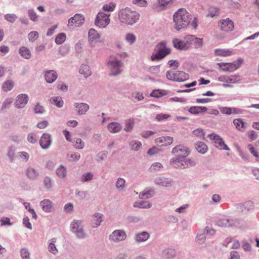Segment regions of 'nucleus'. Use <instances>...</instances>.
<instances>
[{"instance_id": "nucleus-1", "label": "nucleus", "mask_w": 259, "mask_h": 259, "mask_svg": "<svg viewBox=\"0 0 259 259\" xmlns=\"http://www.w3.org/2000/svg\"><path fill=\"white\" fill-rule=\"evenodd\" d=\"M191 19V15L186 9H179L173 15L175 28L180 30L186 27L190 24Z\"/></svg>"}, {"instance_id": "nucleus-2", "label": "nucleus", "mask_w": 259, "mask_h": 259, "mask_svg": "<svg viewBox=\"0 0 259 259\" xmlns=\"http://www.w3.org/2000/svg\"><path fill=\"white\" fill-rule=\"evenodd\" d=\"M118 16L121 22L132 25L139 19L140 15L136 11H132L128 8H125L120 10Z\"/></svg>"}, {"instance_id": "nucleus-3", "label": "nucleus", "mask_w": 259, "mask_h": 259, "mask_svg": "<svg viewBox=\"0 0 259 259\" xmlns=\"http://www.w3.org/2000/svg\"><path fill=\"white\" fill-rule=\"evenodd\" d=\"M155 53L151 55V60H160L170 53V49L166 47L165 42H161L157 44L155 48Z\"/></svg>"}, {"instance_id": "nucleus-4", "label": "nucleus", "mask_w": 259, "mask_h": 259, "mask_svg": "<svg viewBox=\"0 0 259 259\" xmlns=\"http://www.w3.org/2000/svg\"><path fill=\"white\" fill-rule=\"evenodd\" d=\"M166 76L169 80L178 82L184 81L189 78V75L183 71L168 70Z\"/></svg>"}, {"instance_id": "nucleus-5", "label": "nucleus", "mask_w": 259, "mask_h": 259, "mask_svg": "<svg viewBox=\"0 0 259 259\" xmlns=\"http://www.w3.org/2000/svg\"><path fill=\"white\" fill-rule=\"evenodd\" d=\"M242 60L238 59L233 63H219L217 65L220 69L225 72H233L240 67Z\"/></svg>"}, {"instance_id": "nucleus-6", "label": "nucleus", "mask_w": 259, "mask_h": 259, "mask_svg": "<svg viewBox=\"0 0 259 259\" xmlns=\"http://www.w3.org/2000/svg\"><path fill=\"white\" fill-rule=\"evenodd\" d=\"M110 14L100 12L96 16L95 24L100 28L106 27L110 23Z\"/></svg>"}, {"instance_id": "nucleus-7", "label": "nucleus", "mask_w": 259, "mask_h": 259, "mask_svg": "<svg viewBox=\"0 0 259 259\" xmlns=\"http://www.w3.org/2000/svg\"><path fill=\"white\" fill-rule=\"evenodd\" d=\"M220 81L226 82L223 84L225 88H231V85L229 83H235L240 80V76L238 75L226 76L223 75L218 78Z\"/></svg>"}, {"instance_id": "nucleus-8", "label": "nucleus", "mask_w": 259, "mask_h": 259, "mask_svg": "<svg viewBox=\"0 0 259 259\" xmlns=\"http://www.w3.org/2000/svg\"><path fill=\"white\" fill-rule=\"evenodd\" d=\"M71 229L79 238H82L85 236L80 221H77L73 222L71 225Z\"/></svg>"}, {"instance_id": "nucleus-9", "label": "nucleus", "mask_w": 259, "mask_h": 259, "mask_svg": "<svg viewBox=\"0 0 259 259\" xmlns=\"http://www.w3.org/2000/svg\"><path fill=\"white\" fill-rule=\"evenodd\" d=\"M171 153L175 154L177 157L185 158L190 154V151L186 147L178 145L172 149Z\"/></svg>"}, {"instance_id": "nucleus-10", "label": "nucleus", "mask_w": 259, "mask_h": 259, "mask_svg": "<svg viewBox=\"0 0 259 259\" xmlns=\"http://www.w3.org/2000/svg\"><path fill=\"white\" fill-rule=\"evenodd\" d=\"M108 66L111 70L112 75H117L120 73L121 71V67H122V64L117 59L110 60L108 63Z\"/></svg>"}, {"instance_id": "nucleus-11", "label": "nucleus", "mask_w": 259, "mask_h": 259, "mask_svg": "<svg viewBox=\"0 0 259 259\" xmlns=\"http://www.w3.org/2000/svg\"><path fill=\"white\" fill-rule=\"evenodd\" d=\"M83 16L80 14H76L68 20V25L71 27H78L84 23Z\"/></svg>"}, {"instance_id": "nucleus-12", "label": "nucleus", "mask_w": 259, "mask_h": 259, "mask_svg": "<svg viewBox=\"0 0 259 259\" xmlns=\"http://www.w3.org/2000/svg\"><path fill=\"white\" fill-rule=\"evenodd\" d=\"M209 137L210 139H212L214 141V142L215 144V146L218 148L220 149V150H229L228 146L225 144L224 142L223 141V139H221L219 136L212 134L209 135Z\"/></svg>"}, {"instance_id": "nucleus-13", "label": "nucleus", "mask_w": 259, "mask_h": 259, "mask_svg": "<svg viewBox=\"0 0 259 259\" xmlns=\"http://www.w3.org/2000/svg\"><path fill=\"white\" fill-rule=\"evenodd\" d=\"M219 24L221 30L226 32L233 30L234 27L233 22L229 18L221 20Z\"/></svg>"}, {"instance_id": "nucleus-14", "label": "nucleus", "mask_w": 259, "mask_h": 259, "mask_svg": "<svg viewBox=\"0 0 259 259\" xmlns=\"http://www.w3.org/2000/svg\"><path fill=\"white\" fill-rule=\"evenodd\" d=\"M173 138L169 136L161 137L155 139V143L160 146H165L171 144L173 142Z\"/></svg>"}, {"instance_id": "nucleus-15", "label": "nucleus", "mask_w": 259, "mask_h": 259, "mask_svg": "<svg viewBox=\"0 0 259 259\" xmlns=\"http://www.w3.org/2000/svg\"><path fill=\"white\" fill-rule=\"evenodd\" d=\"M126 235L124 232L121 230H116L110 235V239L114 241L123 240Z\"/></svg>"}, {"instance_id": "nucleus-16", "label": "nucleus", "mask_w": 259, "mask_h": 259, "mask_svg": "<svg viewBox=\"0 0 259 259\" xmlns=\"http://www.w3.org/2000/svg\"><path fill=\"white\" fill-rule=\"evenodd\" d=\"M39 144L42 148H48L51 144V135L47 133L44 134L40 138Z\"/></svg>"}, {"instance_id": "nucleus-17", "label": "nucleus", "mask_w": 259, "mask_h": 259, "mask_svg": "<svg viewBox=\"0 0 259 259\" xmlns=\"http://www.w3.org/2000/svg\"><path fill=\"white\" fill-rule=\"evenodd\" d=\"M28 97L27 95L21 94L17 96L15 103V106L18 108L23 107L28 102Z\"/></svg>"}, {"instance_id": "nucleus-18", "label": "nucleus", "mask_w": 259, "mask_h": 259, "mask_svg": "<svg viewBox=\"0 0 259 259\" xmlns=\"http://www.w3.org/2000/svg\"><path fill=\"white\" fill-rule=\"evenodd\" d=\"M100 35L98 32L94 29L91 28L89 31V40L91 45H94L95 42L100 41Z\"/></svg>"}, {"instance_id": "nucleus-19", "label": "nucleus", "mask_w": 259, "mask_h": 259, "mask_svg": "<svg viewBox=\"0 0 259 259\" xmlns=\"http://www.w3.org/2000/svg\"><path fill=\"white\" fill-rule=\"evenodd\" d=\"M220 111L223 114L227 115L238 114L242 113V110L240 109L234 107H223L220 108Z\"/></svg>"}, {"instance_id": "nucleus-20", "label": "nucleus", "mask_w": 259, "mask_h": 259, "mask_svg": "<svg viewBox=\"0 0 259 259\" xmlns=\"http://www.w3.org/2000/svg\"><path fill=\"white\" fill-rule=\"evenodd\" d=\"M40 206L42 210L46 212H51L53 208V204L49 199H46L40 201Z\"/></svg>"}, {"instance_id": "nucleus-21", "label": "nucleus", "mask_w": 259, "mask_h": 259, "mask_svg": "<svg viewBox=\"0 0 259 259\" xmlns=\"http://www.w3.org/2000/svg\"><path fill=\"white\" fill-rule=\"evenodd\" d=\"M26 176L31 180H35L39 176V172L34 168L29 167L26 170Z\"/></svg>"}, {"instance_id": "nucleus-22", "label": "nucleus", "mask_w": 259, "mask_h": 259, "mask_svg": "<svg viewBox=\"0 0 259 259\" xmlns=\"http://www.w3.org/2000/svg\"><path fill=\"white\" fill-rule=\"evenodd\" d=\"M74 105L79 115L84 114L89 109V105L84 103H76Z\"/></svg>"}, {"instance_id": "nucleus-23", "label": "nucleus", "mask_w": 259, "mask_h": 259, "mask_svg": "<svg viewBox=\"0 0 259 259\" xmlns=\"http://www.w3.org/2000/svg\"><path fill=\"white\" fill-rule=\"evenodd\" d=\"M185 158L182 157H177L172 158L170 160V164L176 168H184V161Z\"/></svg>"}, {"instance_id": "nucleus-24", "label": "nucleus", "mask_w": 259, "mask_h": 259, "mask_svg": "<svg viewBox=\"0 0 259 259\" xmlns=\"http://www.w3.org/2000/svg\"><path fill=\"white\" fill-rule=\"evenodd\" d=\"M174 47L180 50H188L185 44L184 39L181 40L178 38H174L172 41Z\"/></svg>"}, {"instance_id": "nucleus-25", "label": "nucleus", "mask_w": 259, "mask_h": 259, "mask_svg": "<svg viewBox=\"0 0 259 259\" xmlns=\"http://www.w3.org/2000/svg\"><path fill=\"white\" fill-rule=\"evenodd\" d=\"M57 77V73L54 70L47 71L45 74V79L48 83L53 82Z\"/></svg>"}, {"instance_id": "nucleus-26", "label": "nucleus", "mask_w": 259, "mask_h": 259, "mask_svg": "<svg viewBox=\"0 0 259 259\" xmlns=\"http://www.w3.org/2000/svg\"><path fill=\"white\" fill-rule=\"evenodd\" d=\"M207 111V108L203 106H192L189 109V112L193 114H199Z\"/></svg>"}, {"instance_id": "nucleus-27", "label": "nucleus", "mask_w": 259, "mask_h": 259, "mask_svg": "<svg viewBox=\"0 0 259 259\" xmlns=\"http://www.w3.org/2000/svg\"><path fill=\"white\" fill-rule=\"evenodd\" d=\"M233 54V51L228 49H217L214 50V54L216 56L228 57Z\"/></svg>"}, {"instance_id": "nucleus-28", "label": "nucleus", "mask_w": 259, "mask_h": 259, "mask_svg": "<svg viewBox=\"0 0 259 259\" xmlns=\"http://www.w3.org/2000/svg\"><path fill=\"white\" fill-rule=\"evenodd\" d=\"M235 223L233 220L222 219L218 221L217 224L221 227H229L233 226Z\"/></svg>"}, {"instance_id": "nucleus-29", "label": "nucleus", "mask_w": 259, "mask_h": 259, "mask_svg": "<svg viewBox=\"0 0 259 259\" xmlns=\"http://www.w3.org/2000/svg\"><path fill=\"white\" fill-rule=\"evenodd\" d=\"M103 221V215L99 213H96L93 215L92 225L94 227L99 226Z\"/></svg>"}, {"instance_id": "nucleus-30", "label": "nucleus", "mask_w": 259, "mask_h": 259, "mask_svg": "<svg viewBox=\"0 0 259 259\" xmlns=\"http://www.w3.org/2000/svg\"><path fill=\"white\" fill-rule=\"evenodd\" d=\"M155 183L158 185H161L164 187H167L171 185L172 181L168 179L164 178H158L155 179Z\"/></svg>"}, {"instance_id": "nucleus-31", "label": "nucleus", "mask_w": 259, "mask_h": 259, "mask_svg": "<svg viewBox=\"0 0 259 259\" xmlns=\"http://www.w3.org/2000/svg\"><path fill=\"white\" fill-rule=\"evenodd\" d=\"M107 127L110 132L115 133L121 130V125L117 122H112L108 125Z\"/></svg>"}, {"instance_id": "nucleus-32", "label": "nucleus", "mask_w": 259, "mask_h": 259, "mask_svg": "<svg viewBox=\"0 0 259 259\" xmlns=\"http://www.w3.org/2000/svg\"><path fill=\"white\" fill-rule=\"evenodd\" d=\"M19 54L23 58L29 59L31 57V54L29 50L25 47H22L19 49Z\"/></svg>"}, {"instance_id": "nucleus-33", "label": "nucleus", "mask_w": 259, "mask_h": 259, "mask_svg": "<svg viewBox=\"0 0 259 259\" xmlns=\"http://www.w3.org/2000/svg\"><path fill=\"white\" fill-rule=\"evenodd\" d=\"M233 123L239 131H242L243 128H246V123L241 118L235 119Z\"/></svg>"}, {"instance_id": "nucleus-34", "label": "nucleus", "mask_w": 259, "mask_h": 259, "mask_svg": "<svg viewBox=\"0 0 259 259\" xmlns=\"http://www.w3.org/2000/svg\"><path fill=\"white\" fill-rule=\"evenodd\" d=\"M80 74L83 75L85 78L91 75V71L89 66L87 65H82L79 69Z\"/></svg>"}, {"instance_id": "nucleus-35", "label": "nucleus", "mask_w": 259, "mask_h": 259, "mask_svg": "<svg viewBox=\"0 0 259 259\" xmlns=\"http://www.w3.org/2000/svg\"><path fill=\"white\" fill-rule=\"evenodd\" d=\"M197 151L200 153L204 154L207 151V146L203 142H198L195 146Z\"/></svg>"}, {"instance_id": "nucleus-36", "label": "nucleus", "mask_w": 259, "mask_h": 259, "mask_svg": "<svg viewBox=\"0 0 259 259\" xmlns=\"http://www.w3.org/2000/svg\"><path fill=\"white\" fill-rule=\"evenodd\" d=\"M149 237V234L147 232H143L136 235V240L138 242H143L147 240Z\"/></svg>"}, {"instance_id": "nucleus-37", "label": "nucleus", "mask_w": 259, "mask_h": 259, "mask_svg": "<svg viewBox=\"0 0 259 259\" xmlns=\"http://www.w3.org/2000/svg\"><path fill=\"white\" fill-rule=\"evenodd\" d=\"M14 82L12 80H8L3 83L2 89L4 92H8L11 90L14 87Z\"/></svg>"}, {"instance_id": "nucleus-38", "label": "nucleus", "mask_w": 259, "mask_h": 259, "mask_svg": "<svg viewBox=\"0 0 259 259\" xmlns=\"http://www.w3.org/2000/svg\"><path fill=\"white\" fill-rule=\"evenodd\" d=\"M67 157L69 161H75L79 159L80 155L78 153L70 152L67 154Z\"/></svg>"}, {"instance_id": "nucleus-39", "label": "nucleus", "mask_w": 259, "mask_h": 259, "mask_svg": "<svg viewBox=\"0 0 259 259\" xmlns=\"http://www.w3.org/2000/svg\"><path fill=\"white\" fill-rule=\"evenodd\" d=\"M135 124V120L134 118H130L125 122L124 130L126 132H129L133 129Z\"/></svg>"}, {"instance_id": "nucleus-40", "label": "nucleus", "mask_w": 259, "mask_h": 259, "mask_svg": "<svg viewBox=\"0 0 259 259\" xmlns=\"http://www.w3.org/2000/svg\"><path fill=\"white\" fill-rule=\"evenodd\" d=\"M56 174L58 177L60 178H64L66 175V168L63 165H60L56 169Z\"/></svg>"}, {"instance_id": "nucleus-41", "label": "nucleus", "mask_w": 259, "mask_h": 259, "mask_svg": "<svg viewBox=\"0 0 259 259\" xmlns=\"http://www.w3.org/2000/svg\"><path fill=\"white\" fill-rule=\"evenodd\" d=\"M134 207H138L143 208H150L151 204L148 201H141L140 202H136L134 204Z\"/></svg>"}, {"instance_id": "nucleus-42", "label": "nucleus", "mask_w": 259, "mask_h": 259, "mask_svg": "<svg viewBox=\"0 0 259 259\" xmlns=\"http://www.w3.org/2000/svg\"><path fill=\"white\" fill-rule=\"evenodd\" d=\"M56 242V238L52 239L51 242L49 243L48 246V250L50 252L53 253V254H56L58 252V249H57L55 243Z\"/></svg>"}, {"instance_id": "nucleus-43", "label": "nucleus", "mask_w": 259, "mask_h": 259, "mask_svg": "<svg viewBox=\"0 0 259 259\" xmlns=\"http://www.w3.org/2000/svg\"><path fill=\"white\" fill-rule=\"evenodd\" d=\"M51 103L56 105L58 107H61L63 106V101L61 97H53L51 99Z\"/></svg>"}, {"instance_id": "nucleus-44", "label": "nucleus", "mask_w": 259, "mask_h": 259, "mask_svg": "<svg viewBox=\"0 0 259 259\" xmlns=\"http://www.w3.org/2000/svg\"><path fill=\"white\" fill-rule=\"evenodd\" d=\"M116 7V4L114 3L111 2L109 4H105L102 8L104 11L112 12L114 10Z\"/></svg>"}, {"instance_id": "nucleus-45", "label": "nucleus", "mask_w": 259, "mask_h": 259, "mask_svg": "<svg viewBox=\"0 0 259 259\" xmlns=\"http://www.w3.org/2000/svg\"><path fill=\"white\" fill-rule=\"evenodd\" d=\"M193 39L194 35H187L184 38L185 44L187 49H188L190 47L191 45L193 44L194 42Z\"/></svg>"}, {"instance_id": "nucleus-46", "label": "nucleus", "mask_w": 259, "mask_h": 259, "mask_svg": "<svg viewBox=\"0 0 259 259\" xmlns=\"http://www.w3.org/2000/svg\"><path fill=\"white\" fill-rule=\"evenodd\" d=\"M66 38V34L64 33H59L55 38V42L57 44L61 45L64 42Z\"/></svg>"}, {"instance_id": "nucleus-47", "label": "nucleus", "mask_w": 259, "mask_h": 259, "mask_svg": "<svg viewBox=\"0 0 259 259\" xmlns=\"http://www.w3.org/2000/svg\"><path fill=\"white\" fill-rule=\"evenodd\" d=\"M125 180L123 179L119 178L116 182V187L120 190H122L125 187Z\"/></svg>"}, {"instance_id": "nucleus-48", "label": "nucleus", "mask_w": 259, "mask_h": 259, "mask_svg": "<svg viewBox=\"0 0 259 259\" xmlns=\"http://www.w3.org/2000/svg\"><path fill=\"white\" fill-rule=\"evenodd\" d=\"M164 92H165V91L160 90H154L150 93V96L158 98L165 95V93H164Z\"/></svg>"}, {"instance_id": "nucleus-49", "label": "nucleus", "mask_w": 259, "mask_h": 259, "mask_svg": "<svg viewBox=\"0 0 259 259\" xmlns=\"http://www.w3.org/2000/svg\"><path fill=\"white\" fill-rule=\"evenodd\" d=\"M44 185L47 189H50L53 185L51 179L48 177L45 178L44 180Z\"/></svg>"}, {"instance_id": "nucleus-50", "label": "nucleus", "mask_w": 259, "mask_h": 259, "mask_svg": "<svg viewBox=\"0 0 259 259\" xmlns=\"http://www.w3.org/2000/svg\"><path fill=\"white\" fill-rule=\"evenodd\" d=\"M162 167V164L159 162L153 163L150 168L151 172H155L160 170Z\"/></svg>"}, {"instance_id": "nucleus-51", "label": "nucleus", "mask_w": 259, "mask_h": 259, "mask_svg": "<svg viewBox=\"0 0 259 259\" xmlns=\"http://www.w3.org/2000/svg\"><path fill=\"white\" fill-rule=\"evenodd\" d=\"M84 146V143L83 141L79 138H77L75 140V143L74 144V146L76 149H82Z\"/></svg>"}, {"instance_id": "nucleus-52", "label": "nucleus", "mask_w": 259, "mask_h": 259, "mask_svg": "<svg viewBox=\"0 0 259 259\" xmlns=\"http://www.w3.org/2000/svg\"><path fill=\"white\" fill-rule=\"evenodd\" d=\"M154 194V192L152 190H150L147 191L145 193H143V194L140 195V197L141 199H147L151 197H152Z\"/></svg>"}, {"instance_id": "nucleus-53", "label": "nucleus", "mask_w": 259, "mask_h": 259, "mask_svg": "<svg viewBox=\"0 0 259 259\" xmlns=\"http://www.w3.org/2000/svg\"><path fill=\"white\" fill-rule=\"evenodd\" d=\"M130 144L131 145L132 149L135 151L138 150L142 146L141 143L137 141H132Z\"/></svg>"}, {"instance_id": "nucleus-54", "label": "nucleus", "mask_w": 259, "mask_h": 259, "mask_svg": "<svg viewBox=\"0 0 259 259\" xmlns=\"http://www.w3.org/2000/svg\"><path fill=\"white\" fill-rule=\"evenodd\" d=\"M193 135L199 138H203L204 134L203 131L201 128H197L193 131Z\"/></svg>"}, {"instance_id": "nucleus-55", "label": "nucleus", "mask_w": 259, "mask_h": 259, "mask_svg": "<svg viewBox=\"0 0 259 259\" xmlns=\"http://www.w3.org/2000/svg\"><path fill=\"white\" fill-rule=\"evenodd\" d=\"M184 168L185 167L192 166L196 164V161L194 160L191 159H184Z\"/></svg>"}, {"instance_id": "nucleus-56", "label": "nucleus", "mask_w": 259, "mask_h": 259, "mask_svg": "<svg viewBox=\"0 0 259 259\" xmlns=\"http://www.w3.org/2000/svg\"><path fill=\"white\" fill-rule=\"evenodd\" d=\"M93 175L91 172H87L82 175L81 181L83 182L92 180Z\"/></svg>"}, {"instance_id": "nucleus-57", "label": "nucleus", "mask_w": 259, "mask_h": 259, "mask_svg": "<svg viewBox=\"0 0 259 259\" xmlns=\"http://www.w3.org/2000/svg\"><path fill=\"white\" fill-rule=\"evenodd\" d=\"M0 222L1 226L9 225L10 226L12 224L10 222V220L8 217H3L0 219Z\"/></svg>"}, {"instance_id": "nucleus-58", "label": "nucleus", "mask_w": 259, "mask_h": 259, "mask_svg": "<svg viewBox=\"0 0 259 259\" xmlns=\"http://www.w3.org/2000/svg\"><path fill=\"white\" fill-rule=\"evenodd\" d=\"M24 205L25 206V208L28 209V211L33 215V218L36 219L37 217L36 214L34 210L30 207V203L28 202H25L24 203Z\"/></svg>"}, {"instance_id": "nucleus-59", "label": "nucleus", "mask_w": 259, "mask_h": 259, "mask_svg": "<svg viewBox=\"0 0 259 259\" xmlns=\"http://www.w3.org/2000/svg\"><path fill=\"white\" fill-rule=\"evenodd\" d=\"M193 43L195 45V47L196 48L201 47L203 45V40L202 38L195 37L194 36V39H193Z\"/></svg>"}, {"instance_id": "nucleus-60", "label": "nucleus", "mask_w": 259, "mask_h": 259, "mask_svg": "<svg viewBox=\"0 0 259 259\" xmlns=\"http://www.w3.org/2000/svg\"><path fill=\"white\" fill-rule=\"evenodd\" d=\"M135 35L132 33H127L125 36L126 40L131 44L134 43L136 40Z\"/></svg>"}, {"instance_id": "nucleus-61", "label": "nucleus", "mask_w": 259, "mask_h": 259, "mask_svg": "<svg viewBox=\"0 0 259 259\" xmlns=\"http://www.w3.org/2000/svg\"><path fill=\"white\" fill-rule=\"evenodd\" d=\"M38 37V33L37 31H32L28 34L29 40L33 41Z\"/></svg>"}, {"instance_id": "nucleus-62", "label": "nucleus", "mask_w": 259, "mask_h": 259, "mask_svg": "<svg viewBox=\"0 0 259 259\" xmlns=\"http://www.w3.org/2000/svg\"><path fill=\"white\" fill-rule=\"evenodd\" d=\"M49 125V121L46 120H44L39 121L37 124V126L40 129H44Z\"/></svg>"}, {"instance_id": "nucleus-63", "label": "nucleus", "mask_w": 259, "mask_h": 259, "mask_svg": "<svg viewBox=\"0 0 259 259\" xmlns=\"http://www.w3.org/2000/svg\"><path fill=\"white\" fill-rule=\"evenodd\" d=\"M5 18L9 22L13 23L17 19V16L14 14H6L5 16Z\"/></svg>"}, {"instance_id": "nucleus-64", "label": "nucleus", "mask_w": 259, "mask_h": 259, "mask_svg": "<svg viewBox=\"0 0 259 259\" xmlns=\"http://www.w3.org/2000/svg\"><path fill=\"white\" fill-rule=\"evenodd\" d=\"M21 255L23 259H29L30 254L26 249L23 248L21 250Z\"/></svg>"}]
</instances>
